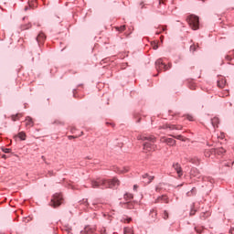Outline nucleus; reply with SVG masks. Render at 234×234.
<instances>
[{
	"mask_svg": "<svg viewBox=\"0 0 234 234\" xmlns=\"http://www.w3.org/2000/svg\"><path fill=\"white\" fill-rule=\"evenodd\" d=\"M26 127H34V121H32V118H26Z\"/></svg>",
	"mask_w": 234,
	"mask_h": 234,
	"instance_id": "15",
	"label": "nucleus"
},
{
	"mask_svg": "<svg viewBox=\"0 0 234 234\" xmlns=\"http://www.w3.org/2000/svg\"><path fill=\"white\" fill-rule=\"evenodd\" d=\"M15 138H19L20 140L25 141L27 140V133L25 132H20Z\"/></svg>",
	"mask_w": 234,
	"mask_h": 234,
	"instance_id": "16",
	"label": "nucleus"
},
{
	"mask_svg": "<svg viewBox=\"0 0 234 234\" xmlns=\"http://www.w3.org/2000/svg\"><path fill=\"white\" fill-rule=\"evenodd\" d=\"M173 168L175 169V171H176L179 178L182 176V175H184V172H182V166L180 165V164L178 163L174 164Z\"/></svg>",
	"mask_w": 234,
	"mask_h": 234,
	"instance_id": "9",
	"label": "nucleus"
},
{
	"mask_svg": "<svg viewBox=\"0 0 234 234\" xmlns=\"http://www.w3.org/2000/svg\"><path fill=\"white\" fill-rule=\"evenodd\" d=\"M172 65L171 64H168V66H166L167 68V70H169V69H171Z\"/></svg>",
	"mask_w": 234,
	"mask_h": 234,
	"instance_id": "39",
	"label": "nucleus"
},
{
	"mask_svg": "<svg viewBox=\"0 0 234 234\" xmlns=\"http://www.w3.org/2000/svg\"><path fill=\"white\" fill-rule=\"evenodd\" d=\"M115 28H116V30H117L118 32H124V30H125V26L117 27H115Z\"/></svg>",
	"mask_w": 234,
	"mask_h": 234,
	"instance_id": "22",
	"label": "nucleus"
},
{
	"mask_svg": "<svg viewBox=\"0 0 234 234\" xmlns=\"http://www.w3.org/2000/svg\"><path fill=\"white\" fill-rule=\"evenodd\" d=\"M215 149V153L214 154H218V156H222V154H224V153H226V149H224L223 147L220 148H214Z\"/></svg>",
	"mask_w": 234,
	"mask_h": 234,
	"instance_id": "13",
	"label": "nucleus"
},
{
	"mask_svg": "<svg viewBox=\"0 0 234 234\" xmlns=\"http://www.w3.org/2000/svg\"><path fill=\"white\" fill-rule=\"evenodd\" d=\"M54 123H60V125H63V122L61 121H55Z\"/></svg>",
	"mask_w": 234,
	"mask_h": 234,
	"instance_id": "33",
	"label": "nucleus"
},
{
	"mask_svg": "<svg viewBox=\"0 0 234 234\" xmlns=\"http://www.w3.org/2000/svg\"><path fill=\"white\" fill-rule=\"evenodd\" d=\"M124 198H125V199L129 198V199L131 200V198H133V195H132V194H126V195L124 196Z\"/></svg>",
	"mask_w": 234,
	"mask_h": 234,
	"instance_id": "29",
	"label": "nucleus"
},
{
	"mask_svg": "<svg viewBox=\"0 0 234 234\" xmlns=\"http://www.w3.org/2000/svg\"><path fill=\"white\" fill-rule=\"evenodd\" d=\"M190 89L195 90V86L190 87Z\"/></svg>",
	"mask_w": 234,
	"mask_h": 234,
	"instance_id": "43",
	"label": "nucleus"
},
{
	"mask_svg": "<svg viewBox=\"0 0 234 234\" xmlns=\"http://www.w3.org/2000/svg\"><path fill=\"white\" fill-rule=\"evenodd\" d=\"M95 229L90 227H85L84 230L81 231V234H92L94 233Z\"/></svg>",
	"mask_w": 234,
	"mask_h": 234,
	"instance_id": "12",
	"label": "nucleus"
},
{
	"mask_svg": "<svg viewBox=\"0 0 234 234\" xmlns=\"http://www.w3.org/2000/svg\"><path fill=\"white\" fill-rule=\"evenodd\" d=\"M155 190L158 192V191H160V188L156 187Z\"/></svg>",
	"mask_w": 234,
	"mask_h": 234,
	"instance_id": "42",
	"label": "nucleus"
},
{
	"mask_svg": "<svg viewBox=\"0 0 234 234\" xmlns=\"http://www.w3.org/2000/svg\"><path fill=\"white\" fill-rule=\"evenodd\" d=\"M150 217H151L153 222H154V220H156V217H158V212L154 209H152L150 211Z\"/></svg>",
	"mask_w": 234,
	"mask_h": 234,
	"instance_id": "17",
	"label": "nucleus"
},
{
	"mask_svg": "<svg viewBox=\"0 0 234 234\" xmlns=\"http://www.w3.org/2000/svg\"><path fill=\"white\" fill-rule=\"evenodd\" d=\"M207 217H209V213L206 212L201 214V218H207Z\"/></svg>",
	"mask_w": 234,
	"mask_h": 234,
	"instance_id": "26",
	"label": "nucleus"
},
{
	"mask_svg": "<svg viewBox=\"0 0 234 234\" xmlns=\"http://www.w3.org/2000/svg\"><path fill=\"white\" fill-rule=\"evenodd\" d=\"M229 233H230V234H234V228H231V229H230Z\"/></svg>",
	"mask_w": 234,
	"mask_h": 234,
	"instance_id": "36",
	"label": "nucleus"
},
{
	"mask_svg": "<svg viewBox=\"0 0 234 234\" xmlns=\"http://www.w3.org/2000/svg\"><path fill=\"white\" fill-rule=\"evenodd\" d=\"M186 21H187L189 27L192 28V30H198V27L200 25L198 16H197L195 15L189 16L186 18Z\"/></svg>",
	"mask_w": 234,
	"mask_h": 234,
	"instance_id": "3",
	"label": "nucleus"
},
{
	"mask_svg": "<svg viewBox=\"0 0 234 234\" xmlns=\"http://www.w3.org/2000/svg\"><path fill=\"white\" fill-rule=\"evenodd\" d=\"M101 234H105V232H101Z\"/></svg>",
	"mask_w": 234,
	"mask_h": 234,
	"instance_id": "46",
	"label": "nucleus"
},
{
	"mask_svg": "<svg viewBox=\"0 0 234 234\" xmlns=\"http://www.w3.org/2000/svg\"><path fill=\"white\" fill-rule=\"evenodd\" d=\"M72 138H76L74 135H69V140H72Z\"/></svg>",
	"mask_w": 234,
	"mask_h": 234,
	"instance_id": "38",
	"label": "nucleus"
},
{
	"mask_svg": "<svg viewBox=\"0 0 234 234\" xmlns=\"http://www.w3.org/2000/svg\"><path fill=\"white\" fill-rule=\"evenodd\" d=\"M156 34H157V36H158L159 34H161V31H157Z\"/></svg>",
	"mask_w": 234,
	"mask_h": 234,
	"instance_id": "41",
	"label": "nucleus"
},
{
	"mask_svg": "<svg viewBox=\"0 0 234 234\" xmlns=\"http://www.w3.org/2000/svg\"><path fill=\"white\" fill-rule=\"evenodd\" d=\"M163 218H164L165 220H167V219L169 218V213H167L166 210L164 211Z\"/></svg>",
	"mask_w": 234,
	"mask_h": 234,
	"instance_id": "23",
	"label": "nucleus"
},
{
	"mask_svg": "<svg viewBox=\"0 0 234 234\" xmlns=\"http://www.w3.org/2000/svg\"><path fill=\"white\" fill-rule=\"evenodd\" d=\"M224 96H229V90H225Z\"/></svg>",
	"mask_w": 234,
	"mask_h": 234,
	"instance_id": "35",
	"label": "nucleus"
},
{
	"mask_svg": "<svg viewBox=\"0 0 234 234\" xmlns=\"http://www.w3.org/2000/svg\"><path fill=\"white\" fill-rule=\"evenodd\" d=\"M143 180L144 184H151L153 180H154V176H149V174H144L143 175Z\"/></svg>",
	"mask_w": 234,
	"mask_h": 234,
	"instance_id": "8",
	"label": "nucleus"
},
{
	"mask_svg": "<svg viewBox=\"0 0 234 234\" xmlns=\"http://www.w3.org/2000/svg\"><path fill=\"white\" fill-rule=\"evenodd\" d=\"M152 45H153L154 50L158 49V44L154 43V44H152Z\"/></svg>",
	"mask_w": 234,
	"mask_h": 234,
	"instance_id": "32",
	"label": "nucleus"
},
{
	"mask_svg": "<svg viewBox=\"0 0 234 234\" xmlns=\"http://www.w3.org/2000/svg\"><path fill=\"white\" fill-rule=\"evenodd\" d=\"M159 28H161L163 30V32H165V30H167L166 26H161Z\"/></svg>",
	"mask_w": 234,
	"mask_h": 234,
	"instance_id": "31",
	"label": "nucleus"
},
{
	"mask_svg": "<svg viewBox=\"0 0 234 234\" xmlns=\"http://www.w3.org/2000/svg\"><path fill=\"white\" fill-rule=\"evenodd\" d=\"M2 151H3V153L8 154V153H10L11 150H10V148H3Z\"/></svg>",
	"mask_w": 234,
	"mask_h": 234,
	"instance_id": "28",
	"label": "nucleus"
},
{
	"mask_svg": "<svg viewBox=\"0 0 234 234\" xmlns=\"http://www.w3.org/2000/svg\"><path fill=\"white\" fill-rule=\"evenodd\" d=\"M190 50L191 52H195V50H197V46L195 45L190 46Z\"/></svg>",
	"mask_w": 234,
	"mask_h": 234,
	"instance_id": "27",
	"label": "nucleus"
},
{
	"mask_svg": "<svg viewBox=\"0 0 234 234\" xmlns=\"http://www.w3.org/2000/svg\"><path fill=\"white\" fill-rule=\"evenodd\" d=\"M136 189H138V185L133 186V190L136 191Z\"/></svg>",
	"mask_w": 234,
	"mask_h": 234,
	"instance_id": "37",
	"label": "nucleus"
},
{
	"mask_svg": "<svg viewBox=\"0 0 234 234\" xmlns=\"http://www.w3.org/2000/svg\"><path fill=\"white\" fill-rule=\"evenodd\" d=\"M159 129H169L170 131H180V129H182V126L180 125H175V124H165L163 126H160Z\"/></svg>",
	"mask_w": 234,
	"mask_h": 234,
	"instance_id": "6",
	"label": "nucleus"
},
{
	"mask_svg": "<svg viewBox=\"0 0 234 234\" xmlns=\"http://www.w3.org/2000/svg\"><path fill=\"white\" fill-rule=\"evenodd\" d=\"M127 220H128V222H130V221H131V218H128Z\"/></svg>",
	"mask_w": 234,
	"mask_h": 234,
	"instance_id": "44",
	"label": "nucleus"
},
{
	"mask_svg": "<svg viewBox=\"0 0 234 234\" xmlns=\"http://www.w3.org/2000/svg\"><path fill=\"white\" fill-rule=\"evenodd\" d=\"M45 39H47V37L45 36V33H43V32H40L37 37V41L38 45L45 43Z\"/></svg>",
	"mask_w": 234,
	"mask_h": 234,
	"instance_id": "10",
	"label": "nucleus"
},
{
	"mask_svg": "<svg viewBox=\"0 0 234 234\" xmlns=\"http://www.w3.org/2000/svg\"><path fill=\"white\" fill-rule=\"evenodd\" d=\"M211 123L213 125V127H218V123H220V120L218 119V117H214L211 120Z\"/></svg>",
	"mask_w": 234,
	"mask_h": 234,
	"instance_id": "18",
	"label": "nucleus"
},
{
	"mask_svg": "<svg viewBox=\"0 0 234 234\" xmlns=\"http://www.w3.org/2000/svg\"><path fill=\"white\" fill-rule=\"evenodd\" d=\"M21 116H23L21 113H18L16 115H12L13 122H17V120H19V118H21Z\"/></svg>",
	"mask_w": 234,
	"mask_h": 234,
	"instance_id": "20",
	"label": "nucleus"
},
{
	"mask_svg": "<svg viewBox=\"0 0 234 234\" xmlns=\"http://www.w3.org/2000/svg\"><path fill=\"white\" fill-rule=\"evenodd\" d=\"M218 87L219 89H224L226 87V78L220 76L218 80Z\"/></svg>",
	"mask_w": 234,
	"mask_h": 234,
	"instance_id": "11",
	"label": "nucleus"
},
{
	"mask_svg": "<svg viewBox=\"0 0 234 234\" xmlns=\"http://www.w3.org/2000/svg\"><path fill=\"white\" fill-rule=\"evenodd\" d=\"M6 157V155H3V158H5Z\"/></svg>",
	"mask_w": 234,
	"mask_h": 234,
	"instance_id": "45",
	"label": "nucleus"
},
{
	"mask_svg": "<svg viewBox=\"0 0 234 234\" xmlns=\"http://www.w3.org/2000/svg\"><path fill=\"white\" fill-rule=\"evenodd\" d=\"M120 186V180L114 177L112 180L109 179H99V180H91V187L93 189H98V187H103L104 189H112V187H116Z\"/></svg>",
	"mask_w": 234,
	"mask_h": 234,
	"instance_id": "1",
	"label": "nucleus"
},
{
	"mask_svg": "<svg viewBox=\"0 0 234 234\" xmlns=\"http://www.w3.org/2000/svg\"><path fill=\"white\" fill-rule=\"evenodd\" d=\"M137 140H142L144 142V151H146V153L156 150V145L154 144L156 142V137L154 135L141 134L137 136Z\"/></svg>",
	"mask_w": 234,
	"mask_h": 234,
	"instance_id": "2",
	"label": "nucleus"
},
{
	"mask_svg": "<svg viewBox=\"0 0 234 234\" xmlns=\"http://www.w3.org/2000/svg\"><path fill=\"white\" fill-rule=\"evenodd\" d=\"M177 140H180V138H182V135H178L176 137Z\"/></svg>",
	"mask_w": 234,
	"mask_h": 234,
	"instance_id": "40",
	"label": "nucleus"
},
{
	"mask_svg": "<svg viewBox=\"0 0 234 234\" xmlns=\"http://www.w3.org/2000/svg\"><path fill=\"white\" fill-rule=\"evenodd\" d=\"M195 213H197V210H193V209H192V210L190 211V215H191V216L195 215Z\"/></svg>",
	"mask_w": 234,
	"mask_h": 234,
	"instance_id": "34",
	"label": "nucleus"
},
{
	"mask_svg": "<svg viewBox=\"0 0 234 234\" xmlns=\"http://www.w3.org/2000/svg\"><path fill=\"white\" fill-rule=\"evenodd\" d=\"M160 142L162 144H167L170 146H173V145H175V144H176V141H175V139L167 138V137H161Z\"/></svg>",
	"mask_w": 234,
	"mask_h": 234,
	"instance_id": "7",
	"label": "nucleus"
},
{
	"mask_svg": "<svg viewBox=\"0 0 234 234\" xmlns=\"http://www.w3.org/2000/svg\"><path fill=\"white\" fill-rule=\"evenodd\" d=\"M191 164H196V165H200V159L197 158H193L190 160Z\"/></svg>",
	"mask_w": 234,
	"mask_h": 234,
	"instance_id": "21",
	"label": "nucleus"
},
{
	"mask_svg": "<svg viewBox=\"0 0 234 234\" xmlns=\"http://www.w3.org/2000/svg\"><path fill=\"white\" fill-rule=\"evenodd\" d=\"M62 200L63 196H61V194H55L51 198L50 206H52V207H59V206H61Z\"/></svg>",
	"mask_w": 234,
	"mask_h": 234,
	"instance_id": "4",
	"label": "nucleus"
},
{
	"mask_svg": "<svg viewBox=\"0 0 234 234\" xmlns=\"http://www.w3.org/2000/svg\"><path fill=\"white\" fill-rule=\"evenodd\" d=\"M118 173H129V168L128 167H124L122 169L118 170Z\"/></svg>",
	"mask_w": 234,
	"mask_h": 234,
	"instance_id": "24",
	"label": "nucleus"
},
{
	"mask_svg": "<svg viewBox=\"0 0 234 234\" xmlns=\"http://www.w3.org/2000/svg\"><path fill=\"white\" fill-rule=\"evenodd\" d=\"M155 204H158V202H165L167 203V197L163 196L161 197H158L157 199H155Z\"/></svg>",
	"mask_w": 234,
	"mask_h": 234,
	"instance_id": "19",
	"label": "nucleus"
},
{
	"mask_svg": "<svg viewBox=\"0 0 234 234\" xmlns=\"http://www.w3.org/2000/svg\"><path fill=\"white\" fill-rule=\"evenodd\" d=\"M215 152H216L215 148L206 149L204 154L207 158H209V156H211V154H215Z\"/></svg>",
	"mask_w": 234,
	"mask_h": 234,
	"instance_id": "14",
	"label": "nucleus"
},
{
	"mask_svg": "<svg viewBox=\"0 0 234 234\" xmlns=\"http://www.w3.org/2000/svg\"><path fill=\"white\" fill-rule=\"evenodd\" d=\"M155 69L158 72H162V70H167V65L164 64V60H162V58H158L155 61Z\"/></svg>",
	"mask_w": 234,
	"mask_h": 234,
	"instance_id": "5",
	"label": "nucleus"
},
{
	"mask_svg": "<svg viewBox=\"0 0 234 234\" xmlns=\"http://www.w3.org/2000/svg\"><path fill=\"white\" fill-rule=\"evenodd\" d=\"M81 134H83V132H81Z\"/></svg>",
	"mask_w": 234,
	"mask_h": 234,
	"instance_id": "47",
	"label": "nucleus"
},
{
	"mask_svg": "<svg viewBox=\"0 0 234 234\" xmlns=\"http://www.w3.org/2000/svg\"><path fill=\"white\" fill-rule=\"evenodd\" d=\"M124 234H133V230L129 228L124 229Z\"/></svg>",
	"mask_w": 234,
	"mask_h": 234,
	"instance_id": "25",
	"label": "nucleus"
},
{
	"mask_svg": "<svg viewBox=\"0 0 234 234\" xmlns=\"http://www.w3.org/2000/svg\"><path fill=\"white\" fill-rule=\"evenodd\" d=\"M186 119H188L189 122H193V115H186Z\"/></svg>",
	"mask_w": 234,
	"mask_h": 234,
	"instance_id": "30",
	"label": "nucleus"
}]
</instances>
